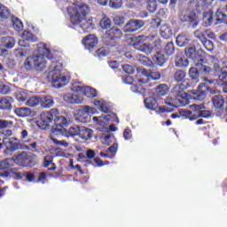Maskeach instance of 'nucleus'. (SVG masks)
Masks as SVG:
<instances>
[{
    "instance_id": "1",
    "label": "nucleus",
    "mask_w": 227,
    "mask_h": 227,
    "mask_svg": "<svg viewBox=\"0 0 227 227\" xmlns=\"http://www.w3.org/2000/svg\"><path fill=\"white\" fill-rule=\"evenodd\" d=\"M67 12L74 29L78 31L80 35L90 33L95 27L93 19H86V15L90 13V6L84 4V2L79 0L72 2V5L67 9Z\"/></svg>"
},
{
    "instance_id": "2",
    "label": "nucleus",
    "mask_w": 227,
    "mask_h": 227,
    "mask_svg": "<svg viewBox=\"0 0 227 227\" xmlns=\"http://www.w3.org/2000/svg\"><path fill=\"white\" fill-rule=\"evenodd\" d=\"M184 87L183 84H177L173 89V94L176 98H168L165 101V106H159L156 110V113H172L175 107H184V106H187L189 101L187 98V94L184 92Z\"/></svg>"
},
{
    "instance_id": "3",
    "label": "nucleus",
    "mask_w": 227,
    "mask_h": 227,
    "mask_svg": "<svg viewBox=\"0 0 227 227\" xmlns=\"http://www.w3.org/2000/svg\"><path fill=\"white\" fill-rule=\"evenodd\" d=\"M207 63L213 67V70L216 72L218 80H209L208 78H203L207 84H214L215 86H220L221 84L227 82V59H222L221 60L213 55L207 56Z\"/></svg>"
},
{
    "instance_id": "4",
    "label": "nucleus",
    "mask_w": 227,
    "mask_h": 227,
    "mask_svg": "<svg viewBox=\"0 0 227 227\" xmlns=\"http://www.w3.org/2000/svg\"><path fill=\"white\" fill-rule=\"evenodd\" d=\"M45 58L51 59L52 54L51 53V50L46 45H43L38 48V53H35L25 60L24 65L26 70L35 68V70L42 72L47 65Z\"/></svg>"
},
{
    "instance_id": "5",
    "label": "nucleus",
    "mask_w": 227,
    "mask_h": 227,
    "mask_svg": "<svg viewBox=\"0 0 227 227\" xmlns=\"http://www.w3.org/2000/svg\"><path fill=\"white\" fill-rule=\"evenodd\" d=\"M61 64L53 62L48 71L47 79L51 82L53 88H63L68 84V79L61 73Z\"/></svg>"
},
{
    "instance_id": "6",
    "label": "nucleus",
    "mask_w": 227,
    "mask_h": 227,
    "mask_svg": "<svg viewBox=\"0 0 227 227\" xmlns=\"http://www.w3.org/2000/svg\"><path fill=\"white\" fill-rule=\"evenodd\" d=\"M4 146H5L4 153H13L17 150H30L31 152H38L36 150L37 144L36 142H32L31 144L20 145L17 143V138H4L3 139Z\"/></svg>"
},
{
    "instance_id": "7",
    "label": "nucleus",
    "mask_w": 227,
    "mask_h": 227,
    "mask_svg": "<svg viewBox=\"0 0 227 227\" xmlns=\"http://www.w3.org/2000/svg\"><path fill=\"white\" fill-rule=\"evenodd\" d=\"M56 114H59L58 109H51L49 112H43L40 116V120L37 121V126L43 130H46L51 127V123H54V117Z\"/></svg>"
},
{
    "instance_id": "8",
    "label": "nucleus",
    "mask_w": 227,
    "mask_h": 227,
    "mask_svg": "<svg viewBox=\"0 0 227 227\" xmlns=\"http://www.w3.org/2000/svg\"><path fill=\"white\" fill-rule=\"evenodd\" d=\"M93 121H96L98 125V130H99L100 132H109V129H107L108 121H117V123H120L116 114L102 115L99 117H93Z\"/></svg>"
},
{
    "instance_id": "9",
    "label": "nucleus",
    "mask_w": 227,
    "mask_h": 227,
    "mask_svg": "<svg viewBox=\"0 0 227 227\" xmlns=\"http://www.w3.org/2000/svg\"><path fill=\"white\" fill-rule=\"evenodd\" d=\"M179 20L181 22H186L188 27H191L192 29H196V27H198L200 25V19H198V16L187 11H183L180 12Z\"/></svg>"
},
{
    "instance_id": "10",
    "label": "nucleus",
    "mask_w": 227,
    "mask_h": 227,
    "mask_svg": "<svg viewBox=\"0 0 227 227\" xmlns=\"http://www.w3.org/2000/svg\"><path fill=\"white\" fill-rule=\"evenodd\" d=\"M91 114H95V109L90 106H82L74 114L75 119L81 123H88L91 120Z\"/></svg>"
},
{
    "instance_id": "11",
    "label": "nucleus",
    "mask_w": 227,
    "mask_h": 227,
    "mask_svg": "<svg viewBox=\"0 0 227 227\" xmlns=\"http://www.w3.org/2000/svg\"><path fill=\"white\" fill-rule=\"evenodd\" d=\"M54 126L51 129V132L53 136H61V134L65 131V127L67 123H68V120H67L64 116H59L56 114L53 118Z\"/></svg>"
},
{
    "instance_id": "12",
    "label": "nucleus",
    "mask_w": 227,
    "mask_h": 227,
    "mask_svg": "<svg viewBox=\"0 0 227 227\" xmlns=\"http://www.w3.org/2000/svg\"><path fill=\"white\" fill-rule=\"evenodd\" d=\"M73 91L76 93H82L88 98H95L97 97V90L90 87V86H82V85H73L72 87Z\"/></svg>"
},
{
    "instance_id": "13",
    "label": "nucleus",
    "mask_w": 227,
    "mask_h": 227,
    "mask_svg": "<svg viewBox=\"0 0 227 227\" xmlns=\"http://www.w3.org/2000/svg\"><path fill=\"white\" fill-rule=\"evenodd\" d=\"M185 56L197 63H203V50L196 51L194 47H189L185 49Z\"/></svg>"
},
{
    "instance_id": "14",
    "label": "nucleus",
    "mask_w": 227,
    "mask_h": 227,
    "mask_svg": "<svg viewBox=\"0 0 227 227\" xmlns=\"http://www.w3.org/2000/svg\"><path fill=\"white\" fill-rule=\"evenodd\" d=\"M145 26V21L141 20H131L123 27L125 33H134Z\"/></svg>"
},
{
    "instance_id": "15",
    "label": "nucleus",
    "mask_w": 227,
    "mask_h": 227,
    "mask_svg": "<svg viewBox=\"0 0 227 227\" xmlns=\"http://www.w3.org/2000/svg\"><path fill=\"white\" fill-rule=\"evenodd\" d=\"M190 107H191L192 111H194L195 116H197V119L198 118H210V116H212V112H210L208 110H201V109H205L204 105L193 104Z\"/></svg>"
},
{
    "instance_id": "16",
    "label": "nucleus",
    "mask_w": 227,
    "mask_h": 227,
    "mask_svg": "<svg viewBox=\"0 0 227 227\" xmlns=\"http://www.w3.org/2000/svg\"><path fill=\"white\" fill-rule=\"evenodd\" d=\"M82 43L84 45L85 49L91 51V49H95V47H97L98 39L93 35H89L83 37Z\"/></svg>"
},
{
    "instance_id": "17",
    "label": "nucleus",
    "mask_w": 227,
    "mask_h": 227,
    "mask_svg": "<svg viewBox=\"0 0 227 227\" xmlns=\"http://www.w3.org/2000/svg\"><path fill=\"white\" fill-rule=\"evenodd\" d=\"M176 42L178 47H187L191 45V35L185 32L181 33L177 35Z\"/></svg>"
},
{
    "instance_id": "18",
    "label": "nucleus",
    "mask_w": 227,
    "mask_h": 227,
    "mask_svg": "<svg viewBox=\"0 0 227 227\" xmlns=\"http://www.w3.org/2000/svg\"><path fill=\"white\" fill-rule=\"evenodd\" d=\"M105 38H106V40H119V38H121V30L114 27L109 30H106Z\"/></svg>"
},
{
    "instance_id": "19",
    "label": "nucleus",
    "mask_w": 227,
    "mask_h": 227,
    "mask_svg": "<svg viewBox=\"0 0 227 227\" xmlns=\"http://www.w3.org/2000/svg\"><path fill=\"white\" fill-rule=\"evenodd\" d=\"M36 37L31 32L24 31L21 35V39L19 41L20 47H27V42H35Z\"/></svg>"
},
{
    "instance_id": "20",
    "label": "nucleus",
    "mask_w": 227,
    "mask_h": 227,
    "mask_svg": "<svg viewBox=\"0 0 227 227\" xmlns=\"http://www.w3.org/2000/svg\"><path fill=\"white\" fill-rule=\"evenodd\" d=\"M64 100L67 104H82V97L77 95V93H67L64 95Z\"/></svg>"
},
{
    "instance_id": "21",
    "label": "nucleus",
    "mask_w": 227,
    "mask_h": 227,
    "mask_svg": "<svg viewBox=\"0 0 227 227\" xmlns=\"http://www.w3.org/2000/svg\"><path fill=\"white\" fill-rule=\"evenodd\" d=\"M81 132V127L79 126H72L69 128L68 131L67 129H64L62 131V134L60 136H63L64 137H74L75 136H80Z\"/></svg>"
},
{
    "instance_id": "22",
    "label": "nucleus",
    "mask_w": 227,
    "mask_h": 227,
    "mask_svg": "<svg viewBox=\"0 0 227 227\" xmlns=\"http://www.w3.org/2000/svg\"><path fill=\"white\" fill-rule=\"evenodd\" d=\"M160 35L161 38L168 40L173 36V30L169 25L164 24L160 27Z\"/></svg>"
},
{
    "instance_id": "23",
    "label": "nucleus",
    "mask_w": 227,
    "mask_h": 227,
    "mask_svg": "<svg viewBox=\"0 0 227 227\" xmlns=\"http://www.w3.org/2000/svg\"><path fill=\"white\" fill-rule=\"evenodd\" d=\"M79 137H81V139H83V141H90V139L93 137V130L90 128L82 126L80 128Z\"/></svg>"
},
{
    "instance_id": "24",
    "label": "nucleus",
    "mask_w": 227,
    "mask_h": 227,
    "mask_svg": "<svg viewBox=\"0 0 227 227\" xmlns=\"http://www.w3.org/2000/svg\"><path fill=\"white\" fill-rule=\"evenodd\" d=\"M14 114L19 118H27L31 116V108L27 107H17L13 110Z\"/></svg>"
},
{
    "instance_id": "25",
    "label": "nucleus",
    "mask_w": 227,
    "mask_h": 227,
    "mask_svg": "<svg viewBox=\"0 0 227 227\" xmlns=\"http://www.w3.org/2000/svg\"><path fill=\"white\" fill-rule=\"evenodd\" d=\"M12 104H13V98L12 97L0 98V109L10 111L12 109Z\"/></svg>"
},
{
    "instance_id": "26",
    "label": "nucleus",
    "mask_w": 227,
    "mask_h": 227,
    "mask_svg": "<svg viewBox=\"0 0 227 227\" xmlns=\"http://www.w3.org/2000/svg\"><path fill=\"white\" fill-rule=\"evenodd\" d=\"M153 61L154 65H158V67H162L168 61V58H166V56H164L162 53L158 52L153 56Z\"/></svg>"
},
{
    "instance_id": "27",
    "label": "nucleus",
    "mask_w": 227,
    "mask_h": 227,
    "mask_svg": "<svg viewBox=\"0 0 227 227\" xmlns=\"http://www.w3.org/2000/svg\"><path fill=\"white\" fill-rule=\"evenodd\" d=\"M54 162V157L51 155H46L44 157L43 166L48 168L49 171H56V164Z\"/></svg>"
},
{
    "instance_id": "28",
    "label": "nucleus",
    "mask_w": 227,
    "mask_h": 227,
    "mask_svg": "<svg viewBox=\"0 0 227 227\" xmlns=\"http://www.w3.org/2000/svg\"><path fill=\"white\" fill-rule=\"evenodd\" d=\"M180 118H184L185 120H190V121H194V120H198V116L196 115V112L192 114V112L189 110H181L179 112Z\"/></svg>"
},
{
    "instance_id": "29",
    "label": "nucleus",
    "mask_w": 227,
    "mask_h": 227,
    "mask_svg": "<svg viewBox=\"0 0 227 227\" xmlns=\"http://www.w3.org/2000/svg\"><path fill=\"white\" fill-rule=\"evenodd\" d=\"M41 106L44 109H51L54 106V99L51 96H45L41 98Z\"/></svg>"
},
{
    "instance_id": "30",
    "label": "nucleus",
    "mask_w": 227,
    "mask_h": 227,
    "mask_svg": "<svg viewBox=\"0 0 227 227\" xmlns=\"http://www.w3.org/2000/svg\"><path fill=\"white\" fill-rule=\"evenodd\" d=\"M16 162H20L21 164L24 162H31V154L27 152H21L15 158Z\"/></svg>"
},
{
    "instance_id": "31",
    "label": "nucleus",
    "mask_w": 227,
    "mask_h": 227,
    "mask_svg": "<svg viewBox=\"0 0 227 227\" xmlns=\"http://www.w3.org/2000/svg\"><path fill=\"white\" fill-rule=\"evenodd\" d=\"M175 65L179 68H182V67H189V60L185 57H182V55H176Z\"/></svg>"
},
{
    "instance_id": "32",
    "label": "nucleus",
    "mask_w": 227,
    "mask_h": 227,
    "mask_svg": "<svg viewBox=\"0 0 227 227\" xmlns=\"http://www.w3.org/2000/svg\"><path fill=\"white\" fill-rule=\"evenodd\" d=\"M212 22H214V12L210 11L209 12H204L203 15V24L206 27L208 26H212Z\"/></svg>"
},
{
    "instance_id": "33",
    "label": "nucleus",
    "mask_w": 227,
    "mask_h": 227,
    "mask_svg": "<svg viewBox=\"0 0 227 227\" xmlns=\"http://www.w3.org/2000/svg\"><path fill=\"white\" fill-rule=\"evenodd\" d=\"M138 82L140 84H146L150 82V70L141 69V76L140 79H138Z\"/></svg>"
},
{
    "instance_id": "34",
    "label": "nucleus",
    "mask_w": 227,
    "mask_h": 227,
    "mask_svg": "<svg viewBox=\"0 0 227 227\" xmlns=\"http://www.w3.org/2000/svg\"><path fill=\"white\" fill-rule=\"evenodd\" d=\"M144 104L146 109H157V100L154 98H147L145 99Z\"/></svg>"
},
{
    "instance_id": "35",
    "label": "nucleus",
    "mask_w": 227,
    "mask_h": 227,
    "mask_svg": "<svg viewBox=\"0 0 227 227\" xmlns=\"http://www.w3.org/2000/svg\"><path fill=\"white\" fill-rule=\"evenodd\" d=\"M12 166H15V160L12 158H7L0 162V169H8Z\"/></svg>"
},
{
    "instance_id": "36",
    "label": "nucleus",
    "mask_w": 227,
    "mask_h": 227,
    "mask_svg": "<svg viewBox=\"0 0 227 227\" xmlns=\"http://www.w3.org/2000/svg\"><path fill=\"white\" fill-rule=\"evenodd\" d=\"M12 24L15 31H22V29L24 28V25L22 24V21L19 20V18L17 17H12Z\"/></svg>"
},
{
    "instance_id": "37",
    "label": "nucleus",
    "mask_w": 227,
    "mask_h": 227,
    "mask_svg": "<svg viewBox=\"0 0 227 227\" xmlns=\"http://www.w3.org/2000/svg\"><path fill=\"white\" fill-rule=\"evenodd\" d=\"M135 49H137V51H141V52H145V54H152V52H153V46L150 43H144L138 48L135 46Z\"/></svg>"
},
{
    "instance_id": "38",
    "label": "nucleus",
    "mask_w": 227,
    "mask_h": 227,
    "mask_svg": "<svg viewBox=\"0 0 227 227\" xmlns=\"http://www.w3.org/2000/svg\"><path fill=\"white\" fill-rule=\"evenodd\" d=\"M2 43H4L7 49H13L15 47V39L13 37H2Z\"/></svg>"
},
{
    "instance_id": "39",
    "label": "nucleus",
    "mask_w": 227,
    "mask_h": 227,
    "mask_svg": "<svg viewBox=\"0 0 227 227\" xmlns=\"http://www.w3.org/2000/svg\"><path fill=\"white\" fill-rule=\"evenodd\" d=\"M94 106H96V107H99L102 113H107L109 111V106L104 100H95Z\"/></svg>"
},
{
    "instance_id": "40",
    "label": "nucleus",
    "mask_w": 227,
    "mask_h": 227,
    "mask_svg": "<svg viewBox=\"0 0 227 227\" xmlns=\"http://www.w3.org/2000/svg\"><path fill=\"white\" fill-rule=\"evenodd\" d=\"M189 77L192 79L195 82L200 81V71L196 67H191L188 73Z\"/></svg>"
},
{
    "instance_id": "41",
    "label": "nucleus",
    "mask_w": 227,
    "mask_h": 227,
    "mask_svg": "<svg viewBox=\"0 0 227 227\" xmlns=\"http://www.w3.org/2000/svg\"><path fill=\"white\" fill-rule=\"evenodd\" d=\"M38 104H41V98L38 96H34L27 101L28 107H36Z\"/></svg>"
},
{
    "instance_id": "42",
    "label": "nucleus",
    "mask_w": 227,
    "mask_h": 227,
    "mask_svg": "<svg viewBox=\"0 0 227 227\" xmlns=\"http://www.w3.org/2000/svg\"><path fill=\"white\" fill-rule=\"evenodd\" d=\"M168 85L160 84L156 87V94L158 97H164V95H168Z\"/></svg>"
},
{
    "instance_id": "43",
    "label": "nucleus",
    "mask_w": 227,
    "mask_h": 227,
    "mask_svg": "<svg viewBox=\"0 0 227 227\" xmlns=\"http://www.w3.org/2000/svg\"><path fill=\"white\" fill-rule=\"evenodd\" d=\"M195 95L196 97H194V98L196 100H205V98H207V88H199Z\"/></svg>"
},
{
    "instance_id": "44",
    "label": "nucleus",
    "mask_w": 227,
    "mask_h": 227,
    "mask_svg": "<svg viewBox=\"0 0 227 227\" xmlns=\"http://www.w3.org/2000/svg\"><path fill=\"white\" fill-rule=\"evenodd\" d=\"M187 75V73L183 70H177L174 74V79L176 81V82H182L184 79H185V76Z\"/></svg>"
},
{
    "instance_id": "45",
    "label": "nucleus",
    "mask_w": 227,
    "mask_h": 227,
    "mask_svg": "<svg viewBox=\"0 0 227 227\" xmlns=\"http://www.w3.org/2000/svg\"><path fill=\"white\" fill-rule=\"evenodd\" d=\"M164 52L167 56H171L175 54V43L173 42H169L165 45Z\"/></svg>"
},
{
    "instance_id": "46",
    "label": "nucleus",
    "mask_w": 227,
    "mask_h": 227,
    "mask_svg": "<svg viewBox=\"0 0 227 227\" xmlns=\"http://www.w3.org/2000/svg\"><path fill=\"white\" fill-rule=\"evenodd\" d=\"M102 145H106V146H109L113 141V137L109 133H105L101 135L100 137Z\"/></svg>"
},
{
    "instance_id": "47",
    "label": "nucleus",
    "mask_w": 227,
    "mask_h": 227,
    "mask_svg": "<svg viewBox=\"0 0 227 227\" xmlns=\"http://www.w3.org/2000/svg\"><path fill=\"white\" fill-rule=\"evenodd\" d=\"M99 26L102 29H109L111 27V20L104 16L99 22Z\"/></svg>"
},
{
    "instance_id": "48",
    "label": "nucleus",
    "mask_w": 227,
    "mask_h": 227,
    "mask_svg": "<svg viewBox=\"0 0 227 227\" xmlns=\"http://www.w3.org/2000/svg\"><path fill=\"white\" fill-rule=\"evenodd\" d=\"M109 52H111L109 48L102 47L96 51V54L98 58H106V56H109Z\"/></svg>"
},
{
    "instance_id": "49",
    "label": "nucleus",
    "mask_w": 227,
    "mask_h": 227,
    "mask_svg": "<svg viewBox=\"0 0 227 227\" xmlns=\"http://www.w3.org/2000/svg\"><path fill=\"white\" fill-rule=\"evenodd\" d=\"M16 99L18 102H26V100H27V93L24 90L16 92Z\"/></svg>"
},
{
    "instance_id": "50",
    "label": "nucleus",
    "mask_w": 227,
    "mask_h": 227,
    "mask_svg": "<svg viewBox=\"0 0 227 227\" xmlns=\"http://www.w3.org/2000/svg\"><path fill=\"white\" fill-rule=\"evenodd\" d=\"M0 17L1 19H8L10 17V9L3 4H0Z\"/></svg>"
},
{
    "instance_id": "51",
    "label": "nucleus",
    "mask_w": 227,
    "mask_h": 227,
    "mask_svg": "<svg viewBox=\"0 0 227 227\" xmlns=\"http://www.w3.org/2000/svg\"><path fill=\"white\" fill-rule=\"evenodd\" d=\"M123 2L121 0H110L109 6L110 8H114V10H120Z\"/></svg>"
},
{
    "instance_id": "52",
    "label": "nucleus",
    "mask_w": 227,
    "mask_h": 227,
    "mask_svg": "<svg viewBox=\"0 0 227 227\" xmlns=\"http://www.w3.org/2000/svg\"><path fill=\"white\" fill-rule=\"evenodd\" d=\"M147 10L150 13H154L157 11V2L155 0H149L147 4Z\"/></svg>"
},
{
    "instance_id": "53",
    "label": "nucleus",
    "mask_w": 227,
    "mask_h": 227,
    "mask_svg": "<svg viewBox=\"0 0 227 227\" xmlns=\"http://www.w3.org/2000/svg\"><path fill=\"white\" fill-rule=\"evenodd\" d=\"M51 141L54 143V145H57V146H63L64 148H68V143L65 140H58V138H55L54 137H51Z\"/></svg>"
},
{
    "instance_id": "54",
    "label": "nucleus",
    "mask_w": 227,
    "mask_h": 227,
    "mask_svg": "<svg viewBox=\"0 0 227 227\" xmlns=\"http://www.w3.org/2000/svg\"><path fill=\"white\" fill-rule=\"evenodd\" d=\"M149 79H152L153 81H159L160 80V77H162V74L159 71L149 70Z\"/></svg>"
},
{
    "instance_id": "55",
    "label": "nucleus",
    "mask_w": 227,
    "mask_h": 227,
    "mask_svg": "<svg viewBox=\"0 0 227 227\" xmlns=\"http://www.w3.org/2000/svg\"><path fill=\"white\" fill-rule=\"evenodd\" d=\"M10 91H11L10 85L0 82V93L2 95H8Z\"/></svg>"
},
{
    "instance_id": "56",
    "label": "nucleus",
    "mask_w": 227,
    "mask_h": 227,
    "mask_svg": "<svg viewBox=\"0 0 227 227\" xmlns=\"http://www.w3.org/2000/svg\"><path fill=\"white\" fill-rule=\"evenodd\" d=\"M122 70L126 74H129V75H132V74H134L136 72V69H134V67L129 64L123 65Z\"/></svg>"
},
{
    "instance_id": "57",
    "label": "nucleus",
    "mask_w": 227,
    "mask_h": 227,
    "mask_svg": "<svg viewBox=\"0 0 227 227\" xmlns=\"http://www.w3.org/2000/svg\"><path fill=\"white\" fill-rule=\"evenodd\" d=\"M202 43L205 49H207V51H208L209 52H212V51H214V43L212 41L206 40L203 41Z\"/></svg>"
},
{
    "instance_id": "58",
    "label": "nucleus",
    "mask_w": 227,
    "mask_h": 227,
    "mask_svg": "<svg viewBox=\"0 0 227 227\" xmlns=\"http://www.w3.org/2000/svg\"><path fill=\"white\" fill-rule=\"evenodd\" d=\"M195 65L196 67H199L200 69L202 70V72H204V74H210V72H212V67L208 66H203L200 62L195 63Z\"/></svg>"
},
{
    "instance_id": "59",
    "label": "nucleus",
    "mask_w": 227,
    "mask_h": 227,
    "mask_svg": "<svg viewBox=\"0 0 227 227\" xmlns=\"http://www.w3.org/2000/svg\"><path fill=\"white\" fill-rule=\"evenodd\" d=\"M114 22L116 26L121 27L122 24H125V18L123 16H115Z\"/></svg>"
},
{
    "instance_id": "60",
    "label": "nucleus",
    "mask_w": 227,
    "mask_h": 227,
    "mask_svg": "<svg viewBox=\"0 0 227 227\" xmlns=\"http://www.w3.org/2000/svg\"><path fill=\"white\" fill-rule=\"evenodd\" d=\"M27 136H29L27 130L22 129L20 131V139L23 141V143H29V140H27Z\"/></svg>"
},
{
    "instance_id": "61",
    "label": "nucleus",
    "mask_w": 227,
    "mask_h": 227,
    "mask_svg": "<svg viewBox=\"0 0 227 227\" xmlns=\"http://www.w3.org/2000/svg\"><path fill=\"white\" fill-rule=\"evenodd\" d=\"M12 125H13L12 121L0 120V129H6Z\"/></svg>"
},
{
    "instance_id": "62",
    "label": "nucleus",
    "mask_w": 227,
    "mask_h": 227,
    "mask_svg": "<svg viewBox=\"0 0 227 227\" xmlns=\"http://www.w3.org/2000/svg\"><path fill=\"white\" fill-rule=\"evenodd\" d=\"M194 35L196 36V38H199L201 43H203V41L205 40V34L200 30H196L194 32Z\"/></svg>"
},
{
    "instance_id": "63",
    "label": "nucleus",
    "mask_w": 227,
    "mask_h": 227,
    "mask_svg": "<svg viewBox=\"0 0 227 227\" xmlns=\"http://www.w3.org/2000/svg\"><path fill=\"white\" fill-rule=\"evenodd\" d=\"M123 137L126 141H129L132 137V130L130 129H126L123 132Z\"/></svg>"
},
{
    "instance_id": "64",
    "label": "nucleus",
    "mask_w": 227,
    "mask_h": 227,
    "mask_svg": "<svg viewBox=\"0 0 227 227\" xmlns=\"http://www.w3.org/2000/svg\"><path fill=\"white\" fill-rule=\"evenodd\" d=\"M151 26L152 27H159V26H160V18H153L151 20Z\"/></svg>"
}]
</instances>
